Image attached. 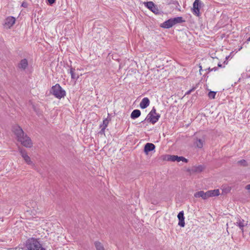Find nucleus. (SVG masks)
Instances as JSON below:
<instances>
[{"instance_id": "a211bd4d", "label": "nucleus", "mask_w": 250, "mask_h": 250, "mask_svg": "<svg viewBox=\"0 0 250 250\" xmlns=\"http://www.w3.org/2000/svg\"><path fill=\"white\" fill-rule=\"evenodd\" d=\"M94 245L96 250H105L104 246L102 243L98 241H96L94 243Z\"/></svg>"}, {"instance_id": "e433bc0d", "label": "nucleus", "mask_w": 250, "mask_h": 250, "mask_svg": "<svg viewBox=\"0 0 250 250\" xmlns=\"http://www.w3.org/2000/svg\"><path fill=\"white\" fill-rule=\"evenodd\" d=\"M247 41L248 42H250V37L247 39Z\"/></svg>"}, {"instance_id": "39448f33", "label": "nucleus", "mask_w": 250, "mask_h": 250, "mask_svg": "<svg viewBox=\"0 0 250 250\" xmlns=\"http://www.w3.org/2000/svg\"><path fill=\"white\" fill-rule=\"evenodd\" d=\"M160 118V114L156 113V110L153 107L144 121L146 120L154 125L159 120Z\"/></svg>"}, {"instance_id": "b1692460", "label": "nucleus", "mask_w": 250, "mask_h": 250, "mask_svg": "<svg viewBox=\"0 0 250 250\" xmlns=\"http://www.w3.org/2000/svg\"><path fill=\"white\" fill-rule=\"evenodd\" d=\"M108 123V120L107 119H104L103 121V125H101L100 127H104V128H106L107 126Z\"/></svg>"}, {"instance_id": "4be33fe9", "label": "nucleus", "mask_w": 250, "mask_h": 250, "mask_svg": "<svg viewBox=\"0 0 250 250\" xmlns=\"http://www.w3.org/2000/svg\"><path fill=\"white\" fill-rule=\"evenodd\" d=\"M176 161L178 162H179L180 161H182V162H185V163H188V160L186 158H185V157H183V156H178V157H177Z\"/></svg>"}, {"instance_id": "c85d7f7f", "label": "nucleus", "mask_w": 250, "mask_h": 250, "mask_svg": "<svg viewBox=\"0 0 250 250\" xmlns=\"http://www.w3.org/2000/svg\"><path fill=\"white\" fill-rule=\"evenodd\" d=\"M194 89V88H192L188 91L186 93V94L185 95H188L189 94H190V93L191 92V91H192Z\"/></svg>"}, {"instance_id": "473e14b6", "label": "nucleus", "mask_w": 250, "mask_h": 250, "mask_svg": "<svg viewBox=\"0 0 250 250\" xmlns=\"http://www.w3.org/2000/svg\"><path fill=\"white\" fill-rule=\"evenodd\" d=\"M26 3H24V2H23V3H22V6H23V7H25V6H26Z\"/></svg>"}, {"instance_id": "c9c22d12", "label": "nucleus", "mask_w": 250, "mask_h": 250, "mask_svg": "<svg viewBox=\"0 0 250 250\" xmlns=\"http://www.w3.org/2000/svg\"><path fill=\"white\" fill-rule=\"evenodd\" d=\"M210 69H211L210 67L208 68V69H206V70H208V71H211Z\"/></svg>"}, {"instance_id": "f3484780", "label": "nucleus", "mask_w": 250, "mask_h": 250, "mask_svg": "<svg viewBox=\"0 0 250 250\" xmlns=\"http://www.w3.org/2000/svg\"><path fill=\"white\" fill-rule=\"evenodd\" d=\"M236 224L237 226L239 227V228L241 229V230L243 232V228L244 227L246 224L245 223V221L244 220H241L240 219H238L237 222H236Z\"/></svg>"}, {"instance_id": "aec40b11", "label": "nucleus", "mask_w": 250, "mask_h": 250, "mask_svg": "<svg viewBox=\"0 0 250 250\" xmlns=\"http://www.w3.org/2000/svg\"><path fill=\"white\" fill-rule=\"evenodd\" d=\"M75 68H73L72 67L70 68V73L71 74V77L72 79H77L78 78V76H76L75 73Z\"/></svg>"}, {"instance_id": "20e7f679", "label": "nucleus", "mask_w": 250, "mask_h": 250, "mask_svg": "<svg viewBox=\"0 0 250 250\" xmlns=\"http://www.w3.org/2000/svg\"><path fill=\"white\" fill-rule=\"evenodd\" d=\"M51 93L58 99H61L64 97L66 95V92L59 84H56L51 88Z\"/></svg>"}, {"instance_id": "ddd939ff", "label": "nucleus", "mask_w": 250, "mask_h": 250, "mask_svg": "<svg viewBox=\"0 0 250 250\" xmlns=\"http://www.w3.org/2000/svg\"><path fill=\"white\" fill-rule=\"evenodd\" d=\"M194 195L196 198L202 197L203 199H206L208 198V196H207V192H205L204 191L197 192Z\"/></svg>"}, {"instance_id": "6e6552de", "label": "nucleus", "mask_w": 250, "mask_h": 250, "mask_svg": "<svg viewBox=\"0 0 250 250\" xmlns=\"http://www.w3.org/2000/svg\"><path fill=\"white\" fill-rule=\"evenodd\" d=\"M19 150L22 157L24 160L25 162L28 165H31L32 164V162L31 161L29 156L27 154L26 151L24 149H23L21 148H19Z\"/></svg>"}, {"instance_id": "7ed1b4c3", "label": "nucleus", "mask_w": 250, "mask_h": 250, "mask_svg": "<svg viewBox=\"0 0 250 250\" xmlns=\"http://www.w3.org/2000/svg\"><path fill=\"white\" fill-rule=\"evenodd\" d=\"M185 22L182 17H177L174 18H170L165 21L161 24V27L164 28L168 29L174 25Z\"/></svg>"}, {"instance_id": "6ab92c4d", "label": "nucleus", "mask_w": 250, "mask_h": 250, "mask_svg": "<svg viewBox=\"0 0 250 250\" xmlns=\"http://www.w3.org/2000/svg\"><path fill=\"white\" fill-rule=\"evenodd\" d=\"M144 4L146 7L150 10H152L153 8H154V3L152 1H147L145 2Z\"/></svg>"}, {"instance_id": "f03ea898", "label": "nucleus", "mask_w": 250, "mask_h": 250, "mask_svg": "<svg viewBox=\"0 0 250 250\" xmlns=\"http://www.w3.org/2000/svg\"><path fill=\"white\" fill-rule=\"evenodd\" d=\"M39 239L30 238L25 242V247L27 250H45L39 241Z\"/></svg>"}, {"instance_id": "9b49d317", "label": "nucleus", "mask_w": 250, "mask_h": 250, "mask_svg": "<svg viewBox=\"0 0 250 250\" xmlns=\"http://www.w3.org/2000/svg\"><path fill=\"white\" fill-rule=\"evenodd\" d=\"M177 217L179 219L178 225L181 227H184L185 225V217L184 212L183 211H180Z\"/></svg>"}, {"instance_id": "2f4dec72", "label": "nucleus", "mask_w": 250, "mask_h": 250, "mask_svg": "<svg viewBox=\"0 0 250 250\" xmlns=\"http://www.w3.org/2000/svg\"><path fill=\"white\" fill-rule=\"evenodd\" d=\"M198 168L200 171L202 170V167L201 166H199Z\"/></svg>"}, {"instance_id": "dca6fc26", "label": "nucleus", "mask_w": 250, "mask_h": 250, "mask_svg": "<svg viewBox=\"0 0 250 250\" xmlns=\"http://www.w3.org/2000/svg\"><path fill=\"white\" fill-rule=\"evenodd\" d=\"M141 111L139 109H135L133 110L130 115V117L132 119H135L138 118L141 115Z\"/></svg>"}, {"instance_id": "5701e85b", "label": "nucleus", "mask_w": 250, "mask_h": 250, "mask_svg": "<svg viewBox=\"0 0 250 250\" xmlns=\"http://www.w3.org/2000/svg\"><path fill=\"white\" fill-rule=\"evenodd\" d=\"M216 94V92L210 91L208 93V96L210 99H213L215 98Z\"/></svg>"}, {"instance_id": "423d86ee", "label": "nucleus", "mask_w": 250, "mask_h": 250, "mask_svg": "<svg viewBox=\"0 0 250 250\" xmlns=\"http://www.w3.org/2000/svg\"><path fill=\"white\" fill-rule=\"evenodd\" d=\"M201 2L200 0H195L193 4L192 9L193 14L197 16H200V8L201 7Z\"/></svg>"}, {"instance_id": "cd10ccee", "label": "nucleus", "mask_w": 250, "mask_h": 250, "mask_svg": "<svg viewBox=\"0 0 250 250\" xmlns=\"http://www.w3.org/2000/svg\"><path fill=\"white\" fill-rule=\"evenodd\" d=\"M56 0H47L48 3L50 5H52L54 3H55Z\"/></svg>"}, {"instance_id": "bb28decb", "label": "nucleus", "mask_w": 250, "mask_h": 250, "mask_svg": "<svg viewBox=\"0 0 250 250\" xmlns=\"http://www.w3.org/2000/svg\"><path fill=\"white\" fill-rule=\"evenodd\" d=\"M100 127L101 128V130L99 132V133L101 134H104L105 129L106 128H104V127Z\"/></svg>"}, {"instance_id": "2eb2a0df", "label": "nucleus", "mask_w": 250, "mask_h": 250, "mask_svg": "<svg viewBox=\"0 0 250 250\" xmlns=\"http://www.w3.org/2000/svg\"><path fill=\"white\" fill-rule=\"evenodd\" d=\"M28 66V62L26 59H22L21 61L18 64V67L24 70Z\"/></svg>"}, {"instance_id": "f257e3e1", "label": "nucleus", "mask_w": 250, "mask_h": 250, "mask_svg": "<svg viewBox=\"0 0 250 250\" xmlns=\"http://www.w3.org/2000/svg\"><path fill=\"white\" fill-rule=\"evenodd\" d=\"M13 131L16 136L17 140L22 145L26 147H31L32 143L30 138L25 134L22 128L18 125L13 127Z\"/></svg>"}, {"instance_id": "412c9836", "label": "nucleus", "mask_w": 250, "mask_h": 250, "mask_svg": "<svg viewBox=\"0 0 250 250\" xmlns=\"http://www.w3.org/2000/svg\"><path fill=\"white\" fill-rule=\"evenodd\" d=\"M178 156L177 155H167V160L168 161L175 162L177 160Z\"/></svg>"}, {"instance_id": "c756f323", "label": "nucleus", "mask_w": 250, "mask_h": 250, "mask_svg": "<svg viewBox=\"0 0 250 250\" xmlns=\"http://www.w3.org/2000/svg\"><path fill=\"white\" fill-rule=\"evenodd\" d=\"M246 189L247 190H250V184H249L246 186Z\"/></svg>"}, {"instance_id": "393cba45", "label": "nucleus", "mask_w": 250, "mask_h": 250, "mask_svg": "<svg viewBox=\"0 0 250 250\" xmlns=\"http://www.w3.org/2000/svg\"><path fill=\"white\" fill-rule=\"evenodd\" d=\"M238 164H239L240 165L243 166H247V162L245 160H241L240 161H239L238 162Z\"/></svg>"}, {"instance_id": "9d476101", "label": "nucleus", "mask_w": 250, "mask_h": 250, "mask_svg": "<svg viewBox=\"0 0 250 250\" xmlns=\"http://www.w3.org/2000/svg\"><path fill=\"white\" fill-rule=\"evenodd\" d=\"M15 21L14 17H8L5 20L4 25L9 28L15 23Z\"/></svg>"}, {"instance_id": "1a4fd4ad", "label": "nucleus", "mask_w": 250, "mask_h": 250, "mask_svg": "<svg viewBox=\"0 0 250 250\" xmlns=\"http://www.w3.org/2000/svg\"><path fill=\"white\" fill-rule=\"evenodd\" d=\"M155 148V146L150 143H146L144 146V152L146 155H147L149 152L154 150Z\"/></svg>"}, {"instance_id": "f704fd0d", "label": "nucleus", "mask_w": 250, "mask_h": 250, "mask_svg": "<svg viewBox=\"0 0 250 250\" xmlns=\"http://www.w3.org/2000/svg\"><path fill=\"white\" fill-rule=\"evenodd\" d=\"M222 64H221V63H218V67H222Z\"/></svg>"}, {"instance_id": "0eeeda50", "label": "nucleus", "mask_w": 250, "mask_h": 250, "mask_svg": "<svg viewBox=\"0 0 250 250\" xmlns=\"http://www.w3.org/2000/svg\"><path fill=\"white\" fill-rule=\"evenodd\" d=\"M205 143V138L202 137L201 138H198L195 137L194 138V145L198 148H202L203 147Z\"/></svg>"}, {"instance_id": "a878e982", "label": "nucleus", "mask_w": 250, "mask_h": 250, "mask_svg": "<svg viewBox=\"0 0 250 250\" xmlns=\"http://www.w3.org/2000/svg\"><path fill=\"white\" fill-rule=\"evenodd\" d=\"M150 10L154 13H158V11H159L158 9L157 8V7H156V6L155 5H154V8H153L152 9V10Z\"/></svg>"}, {"instance_id": "7c9ffc66", "label": "nucleus", "mask_w": 250, "mask_h": 250, "mask_svg": "<svg viewBox=\"0 0 250 250\" xmlns=\"http://www.w3.org/2000/svg\"><path fill=\"white\" fill-rule=\"evenodd\" d=\"M217 68L216 67H214L213 68H211V69H210V71H216L217 70Z\"/></svg>"}, {"instance_id": "4468645a", "label": "nucleus", "mask_w": 250, "mask_h": 250, "mask_svg": "<svg viewBox=\"0 0 250 250\" xmlns=\"http://www.w3.org/2000/svg\"><path fill=\"white\" fill-rule=\"evenodd\" d=\"M207 192V196L209 197H213L218 196L220 194V191L218 189L208 190Z\"/></svg>"}, {"instance_id": "f8f14e48", "label": "nucleus", "mask_w": 250, "mask_h": 250, "mask_svg": "<svg viewBox=\"0 0 250 250\" xmlns=\"http://www.w3.org/2000/svg\"><path fill=\"white\" fill-rule=\"evenodd\" d=\"M150 104V101L147 97L143 98L140 104V106L142 109L146 108Z\"/></svg>"}, {"instance_id": "72a5a7b5", "label": "nucleus", "mask_w": 250, "mask_h": 250, "mask_svg": "<svg viewBox=\"0 0 250 250\" xmlns=\"http://www.w3.org/2000/svg\"><path fill=\"white\" fill-rule=\"evenodd\" d=\"M201 71H202V66H200V72L201 74Z\"/></svg>"}]
</instances>
